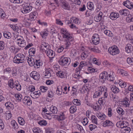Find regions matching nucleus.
Here are the masks:
<instances>
[{"instance_id": "f257e3e1", "label": "nucleus", "mask_w": 133, "mask_h": 133, "mask_svg": "<svg viewBox=\"0 0 133 133\" xmlns=\"http://www.w3.org/2000/svg\"><path fill=\"white\" fill-rule=\"evenodd\" d=\"M49 46V45L45 42L42 43V51H44V50L47 56L50 58H52L54 57L55 53L53 50L48 49Z\"/></svg>"}, {"instance_id": "f03ea898", "label": "nucleus", "mask_w": 133, "mask_h": 133, "mask_svg": "<svg viewBox=\"0 0 133 133\" xmlns=\"http://www.w3.org/2000/svg\"><path fill=\"white\" fill-rule=\"evenodd\" d=\"M24 55L22 54H18L16 55L14 58L13 61L16 63L19 64L24 63L25 60Z\"/></svg>"}, {"instance_id": "7ed1b4c3", "label": "nucleus", "mask_w": 133, "mask_h": 133, "mask_svg": "<svg viewBox=\"0 0 133 133\" xmlns=\"http://www.w3.org/2000/svg\"><path fill=\"white\" fill-rule=\"evenodd\" d=\"M61 32L63 34V38H66V39L69 41H72L73 40V38L66 29H61Z\"/></svg>"}, {"instance_id": "20e7f679", "label": "nucleus", "mask_w": 133, "mask_h": 133, "mask_svg": "<svg viewBox=\"0 0 133 133\" xmlns=\"http://www.w3.org/2000/svg\"><path fill=\"white\" fill-rule=\"evenodd\" d=\"M108 51L110 55L113 56L118 54L119 52L118 48L115 45L110 47L108 49Z\"/></svg>"}, {"instance_id": "39448f33", "label": "nucleus", "mask_w": 133, "mask_h": 133, "mask_svg": "<svg viewBox=\"0 0 133 133\" xmlns=\"http://www.w3.org/2000/svg\"><path fill=\"white\" fill-rule=\"evenodd\" d=\"M61 6L64 9L69 10L70 7L67 2L65 0H60V1Z\"/></svg>"}, {"instance_id": "423d86ee", "label": "nucleus", "mask_w": 133, "mask_h": 133, "mask_svg": "<svg viewBox=\"0 0 133 133\" xmlns=\"http://www.w3.org/2000/svg\"><path fill=\"white\" fill-rule=\"evenodd\" d=\"M128 125V122L125 121H119L116 124V125L117 127H120L122 128H126Z\"/></svg>"}, {"instance_id": "0eeeda50", "label": "nucleus", "mask_w": 133, "mask_h": 133, "mask_svg": "<svg viewBox=\"0 0 133 133\" xmlns=\"http://www.w3.org/2000/svg\"><path fill=\"white\" fill-rule=\"evenodd\" d=\"M108 73L105 71L101 73L99 75V79L103 83L108 77Z\"/></svg>"}, {"instance_id": "6e6552de", "label": "nucleus", "mask_w": 133, "mask_h": 133, "mask_svg": "<svg viewBox=\"0 0 133 133\" xmlns=\"http://www.w3.org/2000/svg\"><path fill=\"white\" fill-rule=\"evenodd\" d=\"M22 101L24 104L29 106L31 105L32 102L30 97L28 96H25Z\"/></svg>"}, {"instance_id": "1a4fd4ad", "label": "nucleus", "mask_w": 133, "mask_h": 133, "mask_svg": "<svg viewBox=\"0 0 133 133\" xmlns=\"http://www.w3.org/2000/svg\"><path fill=\"white\" fill-rule=\"evenodd\" d=\"M69 60H70L69 58L65 57L63 58L62 57L59 60L58 62L60 65H64L68 63Z\"/></svg>"}, {"instance_id": "9d476101", "label": "nucleus", "mask_w": 133, "mask_h": 133, "mask_svg": "<svg viewBox=\"0 0 133 133\" xmlns=\"http://www.w3.org/2000/svg\"><path fill=\"white\" fill-rule=\"evenodd\" d=\"M38 15V14L36 12L34 11L30 13L29 15V17L28 20L30 21H34L36 19L37 16Z\"/></svg>"}, {"instance_id": "9b49d317", "label": "nucleus", "mask_w": 133, "mask_h": 133, "mask_svg": "<svg viewBox=\"0 0 133 133\" xmlns=\"http://www.w3.org/2000/svg\"><path fill=\"white\" fill-rule=\"evenodd\" d=\"M123 4L124 6L130 9H132L133 7V5L132 3L129 0L124 2Z\"/></svg>"}, {"instance_id": "f8f14e48", "label": "nucleus", "mask_w": 133, "mask_h": 133, "mask_svg": "<svg viewBox=\"0 0 133 133\" xmlns=\"http://www.w3.org/2000/svg\"><path fill=\"white\" fill-rule=\"evenodd\" d=\"M32 9V7L31 6H29V7L27 8L23 7L21 11L23 13L26 14L30 12Z\"/></svg>"}, {"instance_id": "ddd939ff", "label": "nucleus", "mask_w": 133, "mask_h": 133, "mask_svg": "<svg viewBox=\"0 0 133 133\" xmlns=\"http://www.w3.org/2000/svg\"><path fill=\"white\" fill-rule=\"evenodd\" d=\"M54 3H51L49 4V6L51 7L53 10H54L56 8V6L55 5V4L57 5L58 7L59 6V4L58 2V0H54Z\"/></svg>"}, {"instance_id": "4468645a", "label": "nucleus", "mask_w": 133, "mask_h": 133, "mask_svg": "<svg viewBox=\"0 0 133 133\" xmlns=\"http://www.w3.org/2000/svg\"><path fill=\"white\" fill-rule=\"evenodd\" d=\"M26 59L29 65L30 66H32L33 65L35 61H34V59L31 56L27 57H26Z\"/></svg>"}, {"instance_id": "2eb2a0df", "label": "nucleus", "mask_w": 133, "mask_h": 133, "mask_svg": "<svg viewBox=\"0 0 133 133\" xmlns=\"http://www.w3.org/2000/svg\"><path fill=\"white\" fill-rule=\"evenodd\" d=\"M133 49V47L131 44H128L126 45L125 50L128 53H130L131 52Z\"/></svg>"}, {"instance_id": "dca6fc26", "label": "nucleus", "mask_w": 133, "mask_h": 133, "mask_svg": "<svg viewBox=\"0 0 133 133\" xmlns=\"http://www.w3.org/2000/svg\"><path fill=\"white\" fill-rule=\"evenodd\" d=\"M110 16L111 19L115 20L119 17V15L118 13L112 12L110 14Z\"/></svg>"}, {"instance_id": "f3484780", "label": "nucleus", "mask_w": 133, "mask_h": 133, "mask_svg": "<svg viewBox=\"0 0 133 133\" xmlns=\"http://www.w3.org/2000/svg\"><path fill=\"white\" fill-rule=\"evenodd\" d=\"M96 114L98 118L102 120H105L106 117V116L104 114L99 112H96Z\"/></svg>"}, {"instance_id": "a211bd4d", "label": "nucleus", "mask_w": 133, "mask_h": 133, "mask_svg": "<svg viewBox=\"0 0 133 133\" xmlns=\"http://www.w3.org/2000/svg\"><path fill=\"white\" fill-rule=\"evenodd\" d=\"M112 91L115 94L119 92V90L116 86L114 85H112L110 87Z\"/></svg>"}, {"instance_id": "6ab92c4d", "label": "nucleus", "mask_w": 133, "mask_h": 133, "mask_svg": "<svg viewBox=\"0 0 133 133\" xmlns=\"http://www.w3.org/2000/svg\"><path fill=\"white\" fill-rule=\"evenodd\" d=\"M15 83H16V81L14 83L13 79H10L8 81V85L10 88L13 89L14 88H15Z\"/></svg>"}, {"instance_id": "aec40b11", "label": "nucleus", "mask_w": 133, "mask_h": 133, "mask_svg": "<svg viewBox=\"0 0 133 133\" xmlns=\"http://www.w3.org/2000/svg\"><path fill=\"white\" fill-rule=\"evenodd\" d=\"M118 74H121L123 76H127L128 75L127 72L121 69H118L117 71Z\"/></svg>"}, {"instance_id": "412c9836", "label": "nucleus", "mask_w": 133, "mask_h": 133, "mask_svg": "<svg viewBox=\"0 0 133 133\" xmlns=\"http://www.w3.org/2000/svg\"><path fill=\"white\" fill-rule=\"evenodd\" d=\"M6 107L8 108L9 110L13 109L14 108V105L12 103L10 102H8L5 103Z\"/></svg>"}, {"instance_id": "4be33fe9", "label": "nucleus", "mask_w": 133, "mask_h": 133, "mask_svg": "<svg viewBox=\"0 0 133 133\" xmlns=\"http://www.w3.org/2000/svg\"><path fill=\"white\" fill-rule=\"evenodd\" d=\"M50 111L51 112V114H56L57 112V109L56 107L53 106H51L50 109Z\"/></svg>"}, {"instance_id": "5701e85b", "label": "nucleus", "mask_w": 133, "mask_h": 133, "mask_svg": "<svg viewBox=\"0 0 133 133\" xmlns=\"http://www.w3.org/2000/svg\"><path fill=\"white\" fill-rule=\"evenodd\" d=\"M10 51L14 53V54L17 53L19 50V48H15L14 46H11L10 48Z\"/></svg>"}, {"instance_id": "b1692460", "label": "nucleus", "mask_w": 133, "mask_h": 133, "mask_svg": "<svg viewBox=\"0 0 133 133\" xmlns=\"http://www.w3.org/2000/svg\"><path fill=\"white\" fill-rule=\"evenodd\" d=\"M40 62H39V60L35 59L34 64L33 65L35 68H38L40 67Z\"/></svg>"}, {"instance_id": "393cba45", "label": "nucleus", "mask_w": 133, "mask_h": 133, "mask_svg": "<svg viewBox=\"0 0 133 133\" xmlns=\"http://www.w3.org/2000/svg\"><path fill=\"white\" fill-rule=\"evenodd\" d=\"M116 110L117 113L119 115L122 116L124 114V111L123 109L120 108L118 107L116 109Z\"/></svg>"}, {"instance_id": "a878e982", "label": "nucleus", "mask_w": 133, "mask_h": 133, "mask_svg": "<svg viewBox=\"0 0 133 133\" xmlns=\"http://www.w3.org/2000/svg\"><path fill=\"white\" fill-rule=\"evenodd\" d=\"M49 34L48 31L46 29L44 30L42 34V38L46 39L47 36Z\"/></svg>"}, {"instance_id": "bb28decb", "label": "nucleus", "mask_w": 133, "mask_h": 133, "mask_svg": "<svg viewBox=\"0 0 133 133\" xmlns=\"http://www.w3.org/2000/svg\"><path fill=\"white\" fill-rule=\"evenodd\" d=\"M87 8L90 10H92L94 8V5L93 3L91 2H90L88 3L87 4Z\"/></svg>"}, {"instance_id": "cd10ccee", "label": "nucleus", "mask_w": 133, "mask_h": 133, "mask_svg": "<svg viewBox=\"0 0 133 133\" xmlns=\"http://www.w3.org/2000/svg\"><path fill=\"white\" fill-rule=\"evenodd\" d=\"M77 109L76 106L75 105H73L70 107L69 109V110L70 113L73 114L76 111Z\"/></svg>"}, {"instance_id": "c85d7f7f", "label": "nucleus", "mask_w": 133, "mask_h": 133, "mask_svg": "<svg viewBox=\"0 0 133 133\" xmlns=\"http://www.w3.org/2000/svg\"><path fill=\"white\" fill-rule=\"evenodd\" d=\"M3 35L5 38L8 39L10 38L11 37V33L9 32H4Z\"/></svg>"}, {"instance_id": "c756f323", "label": "nucleus", "mask_w": 133, "mask_h": 133, "mask_svg": "<svg viewBox=\"0 0 133 133\" xmlns=\"http://www.w3.org/2000/svg\"><path fill=\"white\" fill-rule=\"evenodd\" d=\"M15 96L16 99L18 101V102H20L22 101V95L21 94H16L15 95Z\"/></svg>"}, {"instance_id": "7c9ffc66", "label": "nucleus", "mask_w": 133, "mask_h": 133, "mask_svg": "<svg viewBox=\"0 0 133 133\" xmlns=\"http://www.w3.org/2000/svg\"><path fill=\"white\" fill-rule=\"evenodd\" d=\"M18 121L19 123L21 125H23L25 123V121L24 119L21 117H18Z\"/></svg>"}, {"instance_id": "2f4dec72", "label": "nucleus", "mask_w": 133, "mask_h": 133, "mask_svg": "<svg viewBox=\"0 0 133 133\" xmlns=\"http://www.w3.org/2000/svg\"><path fill=\"white\" fill-rule=\"evenodd\" d=\"M98 102L100 105H104L105 103V100L104 98L102 97L100 98L98 101Z\"/></svg>"}, {"instance_id": "473e14b6", "label": "nucleus", "mask_w": 133, "mask_h": 133, "mask_svg": "<svg viewBox=\"0 0 133 133\" xmlns=\"http://www.w3.org/2000/svg\"><path fill=\"white\" fill-rule=\"evenodd\" d=\"M43 75L44 74V78H50L51 76V74L50 72L48 70H46L45 73L43 72Z\"/></svg>"}, {"instance_id": "72a5a7b5", "label": "nucleus", "mask_w": 133, "mask_h": 133, "mask_svg": "<svg viewBox=\"0 0 133 133\" xmlns=\"http://www.w3.org/2000/svg\"><path fill=\"white\" fill-rule=\"evenodd\" d=\"M16 85L15 84V88H16V89L18 91H20L21 89V87L19 84L18 81H16Z\"/></svg>"}, {"instance_id": "f704fd0d", "label": "nucleus", "mask_w": 133, "mask_h": 133, "mask_svg": "<svg viewBox=\"0 0 133 133\" xmlns=\"http://www.w3.org/2000/svg\"><path fill=\"white\" fill-rule=\"evenodd\" d=\"M11 72V69L10 68H7L4 70V74L7 75L10 73Z\"/></svg>"}, {"instance_id": "c9c22d12", "label": "nucleus", "mask_w": 133, "mask_h": 133, "mask_svg": "<svg viewBox=\"0 0 133 133\" xmlns=\"http://www.w3.org/2000/svg\"><path fill=\"white\" fill-rule=\"evenodd\" d=\"M92 122L96 124H97V117L94 115H92L91 117Z\"/></svg>"}, {"instance_id": "e433bc0d", "label": "nucleus", "mask_w": 133, "mask_h": 133, "mask_svg": "<svg viewBox=\"0 0 133 133\" xmlns=\"http://www.w3.org/2000/svg\"><path fill=\"white\" fill-rule=\"evenodd\" d=\"M87 64L86 63V62H81L80 63V65H79V67H78V68L79 69L78 70H81L82 68L84 66L86 65Z\"/></svg>"}, {"instance_id": "4c0bfd02", "label": "nucleus", "mask_w": 133, "mask_h": 133, "mask_svg": "<svg viewBox=\"0 0 133 133\" xmlns=\"http://www.w3.org/2000/svg\"><path fill=\"white\" fill-rule=\"evenodd\" d=\"M57 116V118L58 120H64L65 118L64 114L63 113H61V114Z\"/></svg>"}, {"instance_id": "58836bf2", "label": "nucleus", "mask_w": 133, "mask_h": 133, "mask_svg": "<svg viewBox=\"0 0 133 133\" xmlns=\"http://www.w3.org/2000/svg\"><path fill=\"white\" fill-rule=\"evenodd\" d=\"M130 102L129 101L128 98L126 97L124 99V104L127 107H129V103Z\"/></svg>"}, {"instance_id": "ea45409f", "label": "nucleus", "mask_w": 133, "mask_h": 133, "mask_svg": "<svg viewBox=\"0 0 133 133\" xmlns=\"http://www.w3.org/2000/svg\"><path fill=\"white\" fill-rule=\"evenodd\" d=\"M32 130L34 133H41V130L39 128L34 127Z\"/></svg>"}, {"instance_id": "a19ab883", "label": "nucleus", "mask_w": 133, "mask_h": 133, "mask_svg": "<svg viewBox=\"0 0 133 133\" xmlns=\"http://www.w3.org/2000/svg\"><path fill=\"white\" fill-rule=\"evenodd\" d=\"M104 33L106 35L109 37H111L113 35L112 33L109 30H105Z\"/></svg>"}, {"instance_id": "79ce46f5", "label": "nucleus", "mask_w": 133, "mask_h": 133, "mask_svg": "<svg viewBox=\"0 0 133 133\" xmlns=\"http://www.w3.org/2000/svg\"><path fill=\"white\" fill-rule=\"evenodd\" d=\"M58 77L63 78L64 77L63 72L62 71H58L56 73Z\"/></svg>"}, {"instance_id": "37998d69", "label": "nucleus", "mask_w": 133, "mask_h": 133, "mask_svg": "<svg viewBox=\"0 0 133 133\" xmlns=\"http://www.w3.org/2000/svg\"><path fill=\"white\" fill-rule=\"evenodd\" d=\"M112 123L110 121L107 120L104 122L103 124L106 126H109L112 125Z\"/></svg>"}, {"instance_id": "c03bdc74", "label": "nucleus", "mask_w": 133, "mask_h": 133, "mask_svg": "<svg viewBox=\"0 0 133 133\" xmlns=\"http://www.w3.org/2000/svg\"><path fill=\"white\" fill-rule=\"evenodd\" d=\"M92 40L93 43L95 44H98L99 43V38H92Z\"/></svg>"}, {"instance_id": "a18cd8bd", "label": "nucleus", "mask_w": 133, "mask_h": 133, "mask_svg": "<svg viewBox=\"0 0 133 133\" xmlns=\"http://www.w3.org/2000/svg\"><path fill=\"white\" fill-rule=\"evenodd\" d=\"M89 49L91 51L96 52H98L99 50L98 48L96 47H94L93 48L89 47Z\"/></svg>"}, {"instance_id": "49530a36", "label": "nucleus", "mask_w": 133, "mask_h": 133, "mask_svg": "<svg viewBox=\"0 0 133 133\" xmlns=\"http://www.w3.org/2000/svg\"><path fill=\"white\" fill-rule=\"evenodd\" d=\"M80 101L77 99H75L73 100L72 103L74 104L77 105H79L81 104L80 102Z\"/></svg>"}, {"instance_id": "de8ad7c7", "label": "nucleus", "mask_w": 133, "mask_h": 133, "mask_svg": "<svg viewBox=\"0 0 133 133\" xmlns=\"http://www.w3.org/2000/svg\"><path fill=\"white\" fill-rule=\"evenodd\" d=\"M88 56V54L87 52H83L82 53L81 55V58L83 59H84L86 58Z\"/></svg>"}, {"instance_id": "09e8293b", "label": "nucleus", "mask_w": 133, "mask_h": 133, "mask_svg": "<svg viewBox=\"0 0 133 133\" xmlns=\"http://www.w3.org/2000/svg\"><path fill=\"white\" fill-rule=\"evenodd\" d=\"M126 19L129 22H133V15H129L128 17H127Z\"/></svg>"}, {"instance_id": "8fccbe9b", "label": "nucleus", "mask_w": 133, "mask_h": 133, "mask_svg": "<svg viewBox=\"0 0 133 133\" xmlns=\"http://www.w3.org/2000/svg\"><path fill=\"white\" fill-rule=\"evenodd\" d=\"M35 87L33 85H30L28 88V91L32 92L35 90Z\"/></svg>"}, {"instance_id": "3c124183", "label": "nucleus", "mask_w": 133, "mask_h": 133, "mask_svg": "<svg viewBox=\"0 0 133 133\" xmlns=\"http://www.w3.org/2000/svg\"><path fill=\"white\" fill-rule=\"evenodd\" d=\"M11 2L14 3H21L22 2V0H10Z\"/></svg>"}, {"instance_id": "603ef678", "label": "nucleus", "mask_w": 133, "mask_h": 133, "mask_svg": "<svg viewBox=\"0 0 133 133\" xmlns=\"http://www.w3.org/2000/svg\"><path fill=\"white\" fill-rule=\"evenodd\" d=\"M62 87H61L60 90H59L58 88H57L56 90V93L57 94L59 95H61L62 93Z\"/></svg>"}, {"instance_id": "864d4df0", "label": "nucleus", "mask_w": 133, "mask_h": 133, "mask_svg": "<svg viewBox=\"0 0 133 133\" xmlns=\"http://www.w3.org/2000/svg\"><path fill=\"white\" fill-rule=\"evenodd\" d=\"M101 89V92H105L107 91V88L104 86H101L100 87Z\"/></svg>"}, {"instance_id": "5fc2aeb1", "label": "nucleus", "mask_w": 133, "mask_h": 133, "mask_svg": "<svg viewBox=\"0 0 133 133\" xmlns=\"http://www.w3.org/2000/svg\"><path fill=\"white\" fill-rule=\"evenodd\" d=\"M129 12L128 9H123V16H126L129 15Z\"/></svg>"}, {"instance_id": "6e6d98bb", "label": "nucleus", "mask_w": 133, "mask_h": 133, "mask_svg": "<svg viewBox=\"0 0 133 133\" xmlns=\"http://www.w3.org/2000/svg\"><path fill=\"white\" fill-rule=\"evenodd\" d=\"M88 120L87 118L83 119L82 121V123L84 125H86L88 123Z\"/></svg>"}, {"instance_id": "4d7b16f0", "label": "nucleus", "mask_w": 133, "mask_h": 133, "mask_svg": "<svg viewBox=\"0 0 133 133\" xmlns=\"http://www.w3.org/2000/svg\"><path fill=\"white\" fill-rule=\"evenodd\" d=\"M94 19L95 21L97 22H98L101 20L102 18L98 16H96L94 17Z\"/></svg>"}, {"instance_id": "13d9d810", "label": "nucleus", "mask_w": 133, "mask_h": 133, "mask_svg": "<svg viewBox=\"0 0 133 133\" xmlns=\"http://www.w3.org/2000/svg\"><path fill=\"white\" fill-rule=\"evenodd\" d=\"M100 92L99 91H96L94 95L93 96V98H97L98 96H99L100 95Z\"/></svg>"}, {"instance_id": "bf43d9fd", "label": "nucleus", "mask_w": 133, "mask_h": 133, "mask_svg": "<svg viewBox=\"0 0 133 133\" xmlns=\"http://www.w3.org/2000/svg\"><path fill=\"white\" fill-rule=\"evenodd\" d=\"M4 48V42L2 41H0V50H3Z\"/></svg>"}, {"instance_id": "052dcab7", "label": "nucleus", "mask_w": 133, "mask_h": 133, "mask_svg": "<svg viewBox=\"0 0 133 133\" xmlns=\"http://www.w3.org/2000/svg\"><path fill=\"white\" fill-rule=\"evenodd\" d=\"M89 128H90V130L91 131H92L94 129L96 128V126L94 124H91L89 126Z\"/></svg>"}, {"instance_id": "680f3d73", "label": "nucleus", "mask_w": 133, "mask_h": 133, "mask_svg": "<svg viewBox=\"0 0 133 133\" xmlns=\"http://www.w3.org/2000/svg\"><path fill=\"white\" fill-rule=\"evenodd\" d=\"M108 76H109V77H108L107 79L109 80L110 81H112L114 79V78L112 77V76L111 75L109 74L108 75Z\"/></svg>"}, {"instance_id": "e2e57ef3", "label": "nucleus", "mask_w": 133, "mask_h": 133, "mask_svg": "<svg viewBox=\"0 0 133 133\" xmlns=\"http://www.w3.org/2000/svg\"><path fill=\"white\" fill-rule=\"evenodd\" d=\"M38 74L37 73L36 71H32L30 74V76L31 77H32L36 76Z\"/></svg>"}, {"instance_id": "0e129e2a", "label": "nucleus", "mask_w": 133, "mask_h": 133, "mask_svg": "<svg viewBox=\"0 0 133 133\" xmlns=\"http://www.w3.org/2000/svg\"><path fill=\"white\" fill-rule=\"evenodd\" d=\"M71 41H68L67 39H66L65 40V45H66V46L65 47V49H67L68 48V46H69L70 44V42Z\"/></svg>"}, {"instance_id": "69168bd1", "label": "nucleus", "mask_w": 133, "mask_h": 133, "mask_svg": "<svg viewBox=\"0 0 133 133\" xmlns=\"http://www.w3.org/2000/svg\"><path fill=\"white\" fill-rule=\"evenodd\" d=\"M35 52V49L34 48H32L30 49L29 50V53L30 54L32 53L33 54H34Z\"/></svg>"}, {"instance_id": "338daca9", "label": "nucleus", "mask_w": 133, "mask_h": 133, "mask_svg": "<svg viewBox=\"0 0 133 133\" xmlns=\"http://www.w3.org/2000/svg\"><path fill=\"white\" fill-rule=\"evenodd\" d=\"M112 109L111 108H109L108 109V115L109 117H111L112 115Z\"/></svg>"}, {"instance_id": "774afa93", "label": "nucleus", "mask_w": 133, "mask_h": 133, "mask_svg": "<svg viewBox=\"0 0 133 133\" xmlns=\"http://www.w3.org/2000/svg\"><path fill=\"white\" fill-rule=\"evenodd\" d=\"M11 26H12L11 27V28L15 31H17L19 30V29L17 26L15 25H12Z\"/></svg>"}]
</instances>
